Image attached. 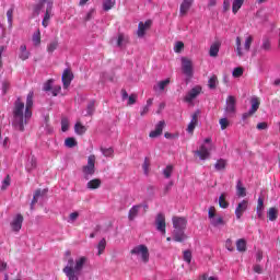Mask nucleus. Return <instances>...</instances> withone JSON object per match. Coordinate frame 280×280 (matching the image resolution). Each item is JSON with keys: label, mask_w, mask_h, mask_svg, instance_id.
<instances>
[{"label": "nucleus", "mask_w": 280, "mask_h": 280, "mask_svg": "<svg viewBox=\"0 0 280 280\" xmlns=\"http://www.w3.org/2000/svg\"><path fill=\"white\" fill-rule=\"evenodd\" d=\"M34 106V92H30L26 97V105L21 101V97L14 103L13 107V122L15 130H20L23 132L25 130V126L30 119H32V107ZM25 110V112H24Z\"/></svg>", "instance_id": "f257e3e1"}, {"label": "nucleus", "mask_w": 280, "mask_h": 280, "mask_svg": "<svg viewBox=\"0 0 280 280\" xmlns=\"http://www.w3.org/2000/svg\"><path fill=\"white\" fill-rule=\"evenodd\" d=\"M86 261L88 258L85 256L80 257L77 260H73V258L69 257L68 265L63 268V272L66 273L68 280H79L80 272H82V268H84V264H86Z\"/></svg>", "instance_id": "f03ea898"}, {"label": "nucleus", "mask_w": 280, "mask_h": 280, "mask_svg": "<svg viewBox=\"0 0 280 280\" xmlns=\"http://www.w3.org/2000/svg\"><path fill=\"white\" fill-rule=\"evenodd\" d=\"M45 3L47 4V7H46V13L44 15L42 24H43V27H48L49 21L51 19V10H54V0H40L36 7V12H40Z\"/></svg>", "instance_id": "7ed1b4c3"}, {"label": "nucleus", "mask_w": 280, "mask_h": 280, "mask_svg": "<svg viewBox=\"0 0 280 280\" xmlns=\"http://www.w3.org/2000/svg\"><path fill=\"white\" fill-rule=\"evenodd\" d=\"M82 172L86 180L95 174V155L88 158V164L82 167Z\"/></svg>", "instance_id": "20e7f679"}, {"label": "nucleus", "mask_w": 280, "mask_h": 280, "mask_svg": "<svg viewBox=\"0 0 280 280\" xmlns=\"http://www.w3.org/2000/svg\"><path fill=\"white\" fill-rule=\"evenodd\" d=\"M131 255H141V259L144 264L150 261V250L145 245H138L130 250Z\"/></svg>", "instance_id": "39448f33"}, {"label": "nucleus", "mask_w": 280, "mask_h": 280, "mask_svg": "<svg viewBox=\"0 0 280 280\" xmlns=\"http://www.w3.org/2000/svg\"><path fill=\"white\" fill-rule=\"evenodd\" d=\"M25 219L23 218V214L18 213L15 217H13L12 221L10 222V228L13 231V233H19L21 229H23V221Z\"/></svg>", "instance_id": "423d86ee"}, {"label": "nucleus", "mask_w": 280, "mask_h": 280, "mask_svg": "<svg viewBox=\"0 0 280 280\" xmlns=\"http://www.w3.org/2000/svg\"><path fill=\"white\" fill-rule=\"evenodd\" d=\"M182 71L187 78L194 77V63L188 58H182Z\"/></svg>", "instance_id": "0eeeda50"}, {"label": "nucleus", "mask_w": 280, "mask_h": 280, "mask_svg": "<svg viewBox=\"0 0 280 280\" xmlns=\"http://www.w3.org/2000/svg\"><path fill=\"white\" fill-rule=\"evenodd\" d=\"M155 226L156 231L162 233V235H165L167 223H165V214L159 213L155 218Z\"/></svg>", "instance_id": "6e6552de"}, {"label": "nucleus", "mask_w": 280, "mask_h": 280, "mask_svg": "<svg viewBox=\"0 0 280 280\" xmlns=\"http://www.w3.org/2000/svg\"><path fill=\"white\" fill-rule=\"evenodd\" d=\"M150 27H152V21L151 20H147L144 23L139 22L138 31H137L138 38H143V36H145V32H148V30H150Z\"/></svg>", "instance_id": "1a4fd4ad"}, {"label": "nucleus", "mask_w": 280, "mask_h": 280, "mask_svg": "<svg viewBox=\"0 0 280 280\" xmlns=\"http://www.w3.org/2000/svg\"><path fill=\"white\" fill-rule=\"evenodd\" d=\"M61 81L63 89H69V86H71V82H73V72H71V69L63 70Z\"/></svg>", "instance_id": "9d476101"}, {"label": "nucleus", "mask_w": 280, "mask_h": 280, "mask_svg": "<svg viewBox=\"0 0 280 280\" xmlns=\"http://www.w3.org/2000/svg\"><path fill=\"white\" fill-rule=\"evenodd\" d=\"M174 230L185 231L187 229V219L183 217H173Z\"/></svg>", "instance_id": "9b49d317"}, {"label": "nucleus", "mask_w": 280, "mask_h": 280, "mask_svg": "<svg viewBox=\"0 0 280 280\" xmlns=\"http://www.w3.org/2000/svg\"><path fill=\"white\" fill-rule=\"evenodd\" d=\"M200 116V109H197L192 115H191V120L188 124L187 127V132L189 135H194V130H196V126H198V117Z\"/></svg>", "instance_id": "f8f14e48"}, {"label": "nucleus", "mask_w": 280, "mask_h": 280, "mask_svg": "<svg viewBox=\"0 0 280 280\" xmlns=\"http://www.w3.org/2000/svg\"><path fill=\"white\" fill-rule=\"evenodd\" d=\"M163 128H165V120H160L155 125V129L149 133L150 139H156L158 137H161V135H163Z\"/></svg>", "instance_id": "ddd939ff"}, {"label": "nucleus", "mask_w": 280, "mask_h": 280, "mask_svg": "<svg viewBox=\"0 0 280 280\" xmlns=\"http://www.w3.org/2000/svg\"><path fill=\"white\" fill-rule=\"evenodd\" d=\"M248 209V200L244 199L242 200L236 209H235V215L236 220H242V215H244V212Z\"/></svg>", "instance_id": "4468645a"}, {"label": "nucleus", "mask_w": 280, "mask_h": 280, "mask_svg": "<svg viewBox=\"0 0 280 280\" xmlns=\"http://www.w3.org/2000/svg\"><path fill=\"white\" fill-rule=\"evenodd\" d=\"M194 154L199 156L200 161H207L211 156V152L207 149V145L201 144L199 150L194 151Z\"/></svg>", "instance_id": "2eb2a0df"}, {"label": "nucleus", "mask_w": 280, "mask_h": 280, "mask_svg": "<svg viewBox=\"0 0 280 280\" xmlns=\"http://www.w3.org/2000/svg\"><path fill=\"white\" fill-rule=\"evenodd\" d=\"M201 91H202V88L200 86L192 88L185 96V102H188V103L194 102V100H196L198 95H200Z\"/></svg>", "instance_id": "dca6fc26"}, {"label": "nucleus", "mask_w": 280, "mask_h": 280, "mask_svg": "<svg viewBox=\"0 0 280 280\" xmlns=\"http://www.w3.org/2000/svg\"><path fill=\"white\" fill-rule=\"evenodd\" d=\"M235 104H237V100L235 98V96L230 95L226 98V106H225V110L229 114H233L235 113Z\"/></svg>", "instance_id": "f3484780"}, {"label": "nucleus", "mask_w": 280, "mask_h": 280, "mask_svg": "<svg viewBox=\"0 0 280 280\" xmlns=\"http://www.w3.org/2000/svg\"><path fill=\"white\" fill-rule=\"evenodd\" d=\"M194 5V0H184L179 7L180 16H185Z\"/></svg>", "instance_id": "a211bd4d"}, {"label": "nucleus", "mask_w": 280, "mask_h": 280, "mask_svg": "<svg viewBox=\"0 0 280 280\" xmlns=\"http://www.w3.org/2000/svg\"><path fill=\"white\" fill-rule=\"evenodd\" d=\"M141 207H143V206L136 205L130 208L129 213H128V220L130 222H132L137 218V215H139V211H141Z\"/></svg>", "instance_id": "6ab92c4d"}, {"label": "nucleus", "mask_w": 280, "mask_h": 280, "mask_svg": "<svg viewBox=\"0 0 280 280\" xmlns=\"http://www.w3.org/2000/svg\"><path fill=\"white\" fill-rule=\"evenodd\" d=\"M218 54H220V42L212 44L209 50V56L211 58H218Z\"/></svg>", "instance_id": "aec40b11"}, {"label": "nucleus", "mask_w": 280, "mask_h": 280, "mask_svg": "<svg viewBox=\"0 0 280 280\" xmlns=\"http://www.w3.org/2000/svg\"><path fill=\"white\" fill-rule=\"evenodd\" d=\"M173 240L175 242H184L185 241V230H174L173 231Z\"/></svg>", "instance_id": "412c9836"}, {"label": "nucleus", "mask_w": 280, "mask_h": 280, "mask_svg": "<svg viewBox=\"0 0 280 280\" xmlns=\"http://www.w3.org/2000/svg\"><path fill=\"white\" fill-rule=\"evenodd\" d=\"M88 189H100L102 187V179L94 178L86 184Z\"/></svg>", "instance_id": "4be33fe9"}, {"label": "nucleus", "mask_w": 280, "mask_h": 280, "mask_svg": "<svg viewBox=\"0 0 280 280\" xmlns=\"http://www.w3.org/2000/svg\"><path fill=\"white\" fill-rule=\"evenodd\" d=\"M19 58L20 60H27L30 58V51H27V46L25 44L20 46Z\"/></svg>", "instance_id": "5701e85b"}, {"label": "nucleus", "mask_w": 280, "mask_h": 280, "mask_svg": "<svg viewBox=\"0 0 280 280\" xmlns=\"http://www.w3.org/2000/svg\"><path fill=\"white\" fill-rule=\"evenodd\" d=\"M226 165L228 162L224 159H219L215 164H214V170H217V172H224V170H226Z\"/></svg>", "instance_id": "b1692460"}, {"label": "nucleus", "mask_w": 280, "mask_h": 280, "mask_svg": "<svg viewBox=\"0 0 280 280\" xmlns=\"http://www.w3.org/2000/svg\"><path fill=\"white\" fill-rule=\"evenodd\" d=\"M267 218L270 220V222H275V220L279 218V210H277V208H269L267 211Z\"/></svg>", "instance_id": "393cba45"}, {"label": "nucleus", "mask_w": 280, "mask_h": 280, "mask_svg": "<svg viewBox=\"0 0 280 280\" xmlns=\"http://www.w3.org/2000/svg\"><path fill=\"white\" fill-rule=\"evenodd\" d=\"M170 82V79L158 82V84L153 86V91H165V86H167Z\"/></svg>", "instance_id": "a878e982"}, {"label": "nucleus", "mask_w": 280, "mask_h": 280, "mask_svg": "<svg viewBox=\"0 0 280 280\" xmlns=\"http://www.w3.org/2000/svg\"><path fill=\"white\" fill-rule=\"evenodd\" d=\"M256 211H257L258 218L260 219L264 218V197L258 198Z\"/></svg>", "instance_id": "bb28decb"}, {"label": "nucleus", "mask_w": 280, "mask_h": 280, "mask_svg": "<svg viewBox=\"0 0 280 280\" xmlns=\"http://www.w3.org/2000/svg\"><path fill=\"white\" fill-rule=\"evenodd\" d=\"M245 0H234L232 3V12L233 14H236L242 9V5H244Z\"/></svg>", "instance_id": "cd10ccee"}, {"label": "nucleus", "mask_w": 280, "mask_h": 280, "mask_svg": "<svg viewBox=\"0 0 280 280\" xmlns=\"http://www.w3.org/2000/svg\"><path fill=\"white\" fill-rule=\"evenodd\" d=\"M236 250L238 253H246V240L240 238L236 241Z\"/></svg>", "instance_id": "c85d7f7f"}, {"label": "nucleus", "mask_w": 280, "mask_h": 280, "mask_svg": "<svg viewBox=\"0 0 280 280\" xmlns=\"http://www.w3.org/2000/svg\"><path fill=\"white\" fill-rule=\"evenodd\" d=\"M250 104H252V107H250L249 110H250L252 113L256 114L257 110H259V106H260L261 102H259V100H258L257 97H253V98L250 100Z\"/></svg>", "instance_id": "c756f323"}, {"label": "nucleus", "mask_w": 280, "mask_h": 280, "mask_svg": "<svg viewBox=\"0 0 280 280\" xmlns=\"http://www.w3.org/2000/svg\"><path fill=\"white\" fill-rule=\"evenodd\" d=\"M210 223L212 224V226H224V224H226L224 222V218L222 217H214L210 219Z\"/></svg>", "instance_id": "7c9ffc66"}, {"label": "nucleus", "mask_w": 280, "mask_h": 280, "mask_svg": "<svg viewBox=\"0 0 280 280\" xmlns=\"http://www.w3.org/2000/svg\"><path fill=\"white\" fill-rule=\"evenodd\" d=\"M94 113H95V101H91L88 104L85 117H93Z\"/></svg>", "instance_id": "2f4dec72"}, {"label": "nucleus", "mask_w": 280, "mask_h": 280, "mask_svg": "<svg viewBox=\"0 0 280 280\" xmlns=\"http://www.w3.org/2000/svg\"><path fill=\"white\" fill-rule=\"evenodd\" d=\"M236 191H237V196L240 198L246 197V188H244V186H242V180L237 182V184H236Z\"/></svg>", "instance_id": "473e14b6"}, {"label": "nucleus", "mask_w": 280, "mask_h": 280, "mask_svg": "<svg viewBox=\"0 0 280 280\" xmlns=\"http://www.w3.org/2000/svg\"><path fill=\"white\" fill-rule=\"evenodd\" d=\"M116 0H103V10L105 12H108V10H113V7L115 5Z\"/></svg>", "instance_id": "72a5a7b5"}, {"label": "nucleus", "mask_w": 280, "mask_h": 280, "mask_svg": "<svg viewBox=\"0 0 280 280\" xmlns=\"http://www.w3.org/2000/svg\"><path fill=\"white\" fill-rule=\"evenodd\" d=\"M74 131L77 135H84L86 132V127L79 121L74 125Z\"/></svg>", "instance_id": "f704fd0d"}, {"label": "nucleus", "mask_w": 280, "mask_h": 280, "mask_svg": "<svg viewBox=\"0 0 280 280\" xmlns=\"http://www.w3.org/2000/svg\"><path fill=\"white\" fill-rule=\"evenodd\" d=\"M219 207H221V209H229V201H226V195L221 194V196L219 197Z\"/></svg>", "instance_id": "c9c22d12"}, {"label": "nucleus", "mask_w": 280, "mask_h": 280, "mask_svg": "<svg viewBox=\"0 0 280 280\" xmlns=\"http://www.w3.org/2000/svg\"><path fill=\"white\" fill-rule=\"evenodd\" d=\"M128 36L124 35V33L118 34L117 47H122L125 43H128Z\"/></svg>", "instance_id": "e433bc0d"}, {"label": "nucleus", "mask_w": 280, "mask_h": 280, "mask_svg": "<svg viewBox=\"0 0 280 280\" xmlns=\"http://www.w3.org/2000/svg\"><path fill=\"white\" fill-rule=\"evenodd\" d=\"M236 55L238 56V58H242V56H244V52H242V38L241 37H236Z\"/></svg>", "instance_id": "4c0bfd02"}, {"label": "nucleus", "mask_w": 280, "mask_h": 280, "mask_svg": "<svg viewBox=\"0 0 280 280\" xmlns=\"http://www.w3.org/2000/svg\"><path fill=\"white\" fill-rule=\"evenodd\" d=\"M66 148H75L78 145V141H75V138H67L65 140Z\"/></svg>", "instance_id": "58836bf2"}, {"label": "nucleus", "mask_w": 280, "mask_h": 280, "mask_svg": "<svg viewBox=\"0 0 280 280\" xmlns=\"http://www.w3.org/2000/svg\"><path fill=\"white\" fill-rule=\"evenodd\" d=\"M233 78H242L244 75V68L236 67L232 72Z\"/></svg>", "instance_id": "ea45409f"}, {"label": "nucleus", "mask_w": 280, "mask_h": 280, "mask_svg": "<svg viewBox=\"0 0 280 280\" xmlns=\"http://www.w3.org/2000/svg\"><path fill=\"white\" fill-rule=\"evenodd\" d=\"M33 43H34L35 47H38V45H40V31L39 30H37L33 34Z\"/></svg>", "instance_id": "a19ab883"}, {"label": "nucleus", "mask_w": 280, "mask_h": 280, "mask_svg": "<svg viewBox=\"0 0 280 280\" xmlns=\"http://www.w3.org/2000/svg\"><path fill=\"white\" fill-rule=\"evenodd\" d=\"M209 89H215L218 86V77L212 75L208 81Z\"/></svg>", "instance_id": "79ce46f5"}, {"label": "nucleus", "mask_w": 280, "mask_h": 280, "mask_svg": "<svg viewBox=\"0 0 280 280\" xmlns=\"http://www.w3.org/2000/svg\"><path fill=\"white\" fill-rule=\"evenodd\" d=\"M57 49H58V40H54L47 46L48 54H54V51Z\"/></svg>", "instance_id": "37998d69"}, {"label": "nucleus", "mask_w": 280, "mask_h": 280, "mask_svg": "<svg viewBox=\"0 0 280 280\" xmlns=\"http://www.w3.org/2000/svg\"><path fill=\"white\" fill-rule=\"evenodd\" d=\"M97 248H98V255H102V253H104V250H106V238H102L98 242Z\"/></svg>", "instance_id": "c03bdc74"}, {"label": "nucleus", "mask_w": 280, "mask_h": 280, "mask_svg": "<svg viewBox=\"0 0 280 280\" xmlns=\"http://www.w3.org/2000/svg\"><path fill=\"white\" fill-rule=\"evenodd\" d=\"M51 89H54V79H49L46 83H44L43 91L47 93L51 91Z\"/></svg>", "instance_id": "a18cd8bd"}, {"label": "nucleus", "mask_w": 280, "mask_h": 280, "mask_svg": "<svg viewBox=\"0 0 280 280\" xmlns=\"http://www.w3.org/2000/svg\"><path fill=\"white\" fill-rule=\"evenodd\" d=\"M270 48H271L270 39L264 38V39H262L261 49H262L264 51H270Z\"/></svg>", "instance_id": "49530a36"}, {"label": "nucleus", "mask_w": 280, "mask_h": 280, "mask_svg": "<svg viewBox=\"0 0 280 280\" xmlns=\"http://www.w3.org/2000/svg\"><path fill=\"white\" fill-rule=\"evenodd\" d=\"M250 45H253V36L252 35H249L245 39V44H244L245 51H250Z\"/></svg>", "instance_id": "de8ad7c7"}, {"label": "nucleus", "mask_w": 280, "mask_h": 280, "mask_svg": "<svg viewBox=\"0 0 280 280\" xmlns=\"http://www.w3.org/2000/svg\"><path fill=\"white\" fill-rule=\"evenodd\" d=\"M32 170H36V158H32L26 165V171L32 172Z\"/></svg>", "instance_id": "09e8293b"}, {"label": "nucleus", "mask_w": 280, "mask_h": 280, "mask_svg": "<svg viewBox=\"0 0 280 280\" xmlns=\"http://www.w3.org/2000/svg\"><path fill=\"white\" fill-rule=\"evenodd\" d=\"M172 172H174V166L167 165L163 171L165 178H170L172 176Z\"/></svg>", "instance_id": "8fccbe9b"}, {"label": "nucleus", "mask_w": 280, "mask_h": 280, "mask_svg": "<svg viewBox=\"0 0 280 280\" xmlns=\"http://www.w3.org/2000/svg\"><path fill=\"white\" fill-rule=\"evenodd\" d=\"M13 16H14V9L11 8L7 11V19L10 26H12Z\"/></svg>", "instance_id": "3c124183"}, {"label": "nucleus", "mask_w": 280, "mask_h": 280, "mask_svg": "<svg viewBox=\"0 0 280 280\" xmlns=\"http://www.w3.org/2000/svg\"><path fill=\"white\" fill-rule=\"evenodd\" d=\"M142 168H143L144 174H149V172H150V159H148V158L144 159V162L142 164Z\"/></svg>", "instance_id": "603ef678"}, {"label": "nucleus", "mask_w": 280, "mask_h": 280, "mask_svg": "<svg viewBox=\"0 0 280 280\" xmlns=\"http://www.w3.org/2000/svg\"><path fill=\"white\" fill-rule=\"evenodd\" d=\"M62 91V86L60 85H54L51 89V95L52 97H58V94Z\"/></svg>", "instance_id": "864d4df0"}, {"label": "nucleus", "mask_w": 280, "mask_h": 280, "mask_svg": "<svg viewBox=\"0 0 280 280\" xmlns=\"http://www.w3.org/2000/svg\"><path fill=\"white\" fill-rule=\"evenodd\" d=\"M184 48H185V44L183 42H177L175 44L174 51L176 54H180V51H183Z\"/></svg>", "instance_id": "5fc2aeb1"}, {"label": "nucleus", "mask_w": 280, "mask_h": 280, "mask_svg": "<svg viewBox=\"0 0 280 280\" xmlns=\"http://www.w3.org/2000/svg\"><path fill=\"white\" fill-rule=\"evenodd\" d=\"M61 130L62 132H67V130H69V119L67 118L61 119Z\"/></svg>", "instance_id": "6e6d98bb"}, {"label": "nucleus", "mask_w": 280, "mask_h": 280, "mask_svg": "<svg viewBox=\"0 0 280 280\" xmlns=\"http://www.w3.org/2000/svg\"><path fill=\"white\" fill-rule=\"evenodd\" d=\"M219 124L221 126V130H226L229 128V119L226 118H221Z\"/></svg>", "instance_id": "4d7b16f0"}, {"label": "nucleus", "mask_w": 280, "mask_h": 280, "mask_svg": "<svg viewBox=\"0 0 280 280\" xmlns=\"http://www.w3.org/2000/svg\"><path fill=\"white\" fill-rule=\"evenodd\" d=\"M101 152H102L105 156H112L115 151L113 150V148H107V149L102 148V149H101Z\"/></svg>", "instance_id": "13d9d810"}, {"label": "nucleus", "mask_w": 280, "mask_h": 280, "mask_svg": "<svg viewBox=\"0 0 280 280\" xmlns=\"http://www.w3.org/2000/svg\"><path fill=\"white\" fill-rule=\"evenodd\" d=\"M184 261L187 264H191V252L190 250H184Z\"/></svg>", "instance_id": "bf43d9fd"}, {"label": "nucleus", "mask_w": 280, "mask_h": 280, "mask_svg": "<svg viewBox=\"0 0 280 280\" xmlns=\"http://www.w3.org/2000/svg\"><path fill=\"white\" fill-rule=\"evenodd\" d=\"M8 187H10V175H7V177L3 179L1 189L5 190Z\"/></svg>", "instance_id": "052dcab7"}, {"label": "nucleus", "mask_w": 280, "mask_h": 280, "mask_svg": "<svg viewBox=\"0 0 280 280\" xmlns=\"http://www.w3.org/2000/svg\"><path fill=\"white\" fill-rule=\"evenodd\" d=\"M132 104H137V94H130L128 97V106H132Z\"/></svg>", "instance_id": "680f3d73"}, {"label": "nucleus", "mask_w": 280, "mask_h": 280, "mask_svg": "<svg viewBox=\"0 0 280 280\" xmlns=\"http://www.w3.org/2000/svg\"><path fill=\"white\" fill-rule=\"evenodd\" d=\"M256 128H257V130H268V122H266V121L258 122Z\"/></svg>", "instance_id": "e2e57ef3"}, {"label": "nucleus", "mask_w": 280, "mask_h": 280, "mask_svg": "<svg viewBox=\"0 0 280 280\" xmlns=\"http://www.w3.org/2000/svg\"><path fill=\"white\" fill-rule=\"evenodd\" d=\"M254 115H255V114H254L252 110L246 112V113H244V114L242 115V119H243V121H247V120L250 119V117L254 116Z\"/></svg>", "instance_id": "0e129e2a"}, {"label": "nucleus", "mask_w": 280, "mask_h": 280, "mask_svg": "<svg viewBox=\"0 0 280 280\" xmlns=\"http://www.w3.org/2000/svg\"><path fill=\"white\" fill-rule=\"evenodd\" d=\"M208 218H209V220H212V218H215V207L209 208Z\"/></svg>", "instance_id": "69168bd1"}, {"label": "nucleus", "mask_w": 280, "mask_h": 280, "mask_svg": "<svg viewBox=\"0 0 280 280\" xmlns=\"http://www.w3.org/2000/svg\"><path fill=\"white\" fill-rule=\"evenodd\" d=\"M95 14V9H91L88 14L84 18V21H91L93 19V15Z\"/></svg>", "instance_id": "338daca9"}, {"label": "nucleus", "mask_w": 280, "mask_h": 280, "mask_svg": "<svg viewBox=\"0 0 280 280\" xmlns=\"http://www.w3.org/2000/svg\"><path fill=\"white\" fill-rule=\"evenodd\" d=\"M2 91H3L4 94L8 93V91H10V83H9V81H4L2 83Z\"/></svg>", "instance_id": "774afa93"}]
</instances>
